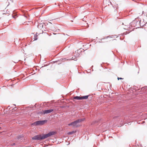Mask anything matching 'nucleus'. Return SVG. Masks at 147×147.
I'll use <instances>...</instances> for the list:
<instances>
[{
    "label": "nucleus",
    "instance_id": "obj_1",
    "mask_svg": "<svg viewBox=\"0 0 147 147\" xmlns=\"http://www.w3.org/2000/svg\"><path fill=\"white\" fill-rule=\"evenodd\" d=\"M56 131H50L47 134H43L42 135H38L35 136L32 138V139L35 140H43L51 136L54 135L56 134Z\"/></svg>",
    "mask_w": 147,
    "mask_h": 147
},
{
    "label": "nucleus",
    "instance_id": "obj_2",
    "mask_svg": "<svg viewBox=\"0 0 147 147\" xmlns=\"http://www.w3.org/2000/svg\"><path fill=\"white\" fill-rule=\"evenodd\" d=\"M45 121V120L37 121L32 123V125L35 126L42 125L44 124Z\"/></svg>",
    "mask_w": 147,
    "mask_h": 147
},
{
    "label": "nucleus",
    "instance_id": "obj_3",
    "mask_svg": "<svg viewBox=\"0 0 147 147\" xmlns=\"http://www.w3.org/2000/svg\"><path fill=\"white\" fill-rule=\"evenodd\" d=\"M88 97V96H76L74 98V99L77 100L86 99Z\"/></svg>",
    "mask_w": 147,
    "mask_h": 147
},
{
    "label": "nucleus",
    "instance_id": "obj_4",
    "mask_svg": "<svg viewBox=\"0 0 147 147\" xmlns=\"http://www.w3.org/2000/svg\"><path fill=\"white\" fill-rule=\"evenodd\" d=\"M53 109H51L48 110H42L41 113L43 114L49 113L53 111Z\"/></svg>",
    "mask_w": 147,
    "mask_h": 147
},
{
    "label": "nucleus",
    "instance_id": "obj_5",
    "mask_svg": "<svg viewBox=\"0 0 147 147\" xmlns=\"http://www.w3.org/2000/svg\"><path fill=\"white\" fill-rule=\"evenodd\" d=\"M68 125H72L73 127H77L79 126V125L77 123L76 121H75L70 123Z\"/></svg>",
    "mask_w": 147,
    "mask_h": 147
},
{
    "label": "nucleus",
    "instance_id": "obj_6",
    "mask_svg": "<svg viewBox=\"0 0 147 147\" xmlns=\"http://www.w3.org/2000/svg\"><path fill=\"white\" fill-rule=\"evenodd\" d=\"M85 119L84 118L79 119L76 121L77 122V123L78 124L84 121L85 120Z\"/></svg>",
    "mask_w": 147,
    "mask_h": 147
},
{
    "label": "nucleus",
    "instance_id": "obj_7",
    "mask_svg": "<svg viewBox=\"0 0 147 147\" xmlns=\"http://www.w3.org/2000/svg\"><path fill=\"white\" fill-rule=\"evenodd\" d=\"M75 132V131H72L71 132H69L67 134L69 135H70L72 134H73Z\"/></svg>",
    "mask_w": 147,
    "mask_h": 147
},
{
    "label": "nucleus",
    "instance_id": "obj_8",
    "mask_svg": "<svg viewBox=\"0 0 147 147\" xmlns=\"http://www.w3.org/2000/svg\"><path fill=\"white\" fill-rule=\"evenodd\" d=\"M117 79L118 80H119V79H123V78H119V77H118L117 78Z\"/></svg>",
    "mask_w": 147,
    "mask_h": 147
},
{
    "label": "nucleus",
    "instance_id": "obj_9",
    "mask_svg": "<svg viewBox=\"0 0 147 147\" xmlns=\"http://www.w3.org/2000/svg\"><path fill=\"white\" fill-rule=\"evenodd\" d=\"M109 38V36H108L107 38Z\"/></svg>",
    "mask_w": 147,
    "mask_h": 147
},
{
    "label": "nucleus",
    "instance_id": "obj_10",
    "mask_svg": "<svg viewBox=\"0 0 147 147\" xmlns=\"http://www.w3.org/2000/svg\"><path fill=\"white\" fill-rule=\"evenodd\" d=\"M2 133V132H0V133Z\"/></svg>",
    "mask_w": 147,
    "mask_h": 147
},
{
    "label": "nucleus",
    "instance_id": "obj_11",
    "mask_svg": "<svg viewBox=\"0 0 147 147\" xmlns=\"http://www.w3.org/2000/svg\"><path fill=\"white\" fill-rule=\"evenodd\" d=\"M0 128H1V127H0Z\"/></svg>",
    "mask_w": 147,
    "mask_h": 147
}]
</instances>
